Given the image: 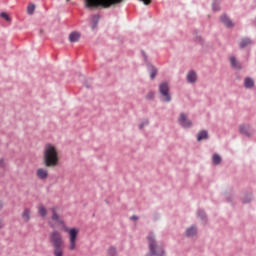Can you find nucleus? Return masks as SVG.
Here are the masks:
<instances>
[{
	"label": "nucleus",
	"instance_id": "f257e3e1",
	"mask_svg": "<svg viewBox=\"0 0 256 256\" xmlns=\"http://www.w3.org/2000/svg\"><path fill=\"white\" fill-rule=\"evenodd\" d=\"M49 243L53 247L54 256H63V249H65V243L63 242V236L61 232L54 230L49 234Z\"/></svg>",
	"mask_w": 256,
	"mask_h": 256
},
{
	"label": "nucleus",
	"instance_id": "f03ea898",
	"mask_svg": "<svg viewBox=\"0 0 256 256\" xmlns=\"http://www.w3.org/2000/svg\"><path fill=\"white\" fill-rule=\"evenodd\" d=\"M44 164L46 167H57L59 165L57 148L51 144H46L44 148Z\"/></svg>",
	"mask_w": 256,
	"mask_h": 256
},
{
	"label": "nucleus",
	"instance_id": "7ed1b4c3",
	"mask_svg": "<svg viewBox=\"0 0 256 256\" xmlns=\"http://www.w3.org/2000/svg\"><path fill=\"white\" fill-rule=\"evenodd\" d=\"M86 9H98V7H103V9H109L112 5H119L123 3V0H84ZM144 3H149V0H143Z\"/></svg>",
	"mask_w": 256,
	"mask_h": 256
},
{
	"label": "nucleus",
	"instance_id": "20e7f679",
	"mask_svg": "<svg viewBox=\"0 0 256 256\" xmlns=\"http://www.w3.org/2000/svg\"><path fill=\"white\" fill-rule=\"evenodd\" d=\"M149 253L146 256H165V248L159 245L155 239V234L150 232L147 236Z\"/></svg>",
	"mask_w": 256,
	"mask_h": 256
},
{
	"label": "nucleus",
	"instance_id": "39448f33",
	"mask_svg": "<svg viewBox=\"0 0 256 256\" xmlns=\"http://www.w3.org/2000/svg\"><path fill=\"white\" fill-rule=\"evenodd\" d=\"M159 93L162 96V101L164 103H169L171 101V94L169 93V83L167 82L160 83Z\"/></svg>",
	"mask_w": 256,
	"mask_h": 256
},
{
	"label": "nucleus",
	"instance_id": "423d86ee",
	"mask_svg": "<svg viewBox=\"0 0 256 256\" xmlns=\"http://www.w3.org/2000/svg\"><path fill=\"white\" fill-rule=\"evenodd\" d=\"M65 231L67 233H69V238H70L69 249H70V251H75V247L77 245V236L79 235V230L77 228H71V229L66 228Z\"/></svg>",
	"mask_w": 256,
	"mask_h": 256
},
{
	"label": "nucleus",
	"instance_id": "0eeeda50",
	"mask_svg": "<svg viewBox=\"0 0 256 256\" xmlns=\"http://www.w3.org/2000/svg\"><path fill=\"white\" fill-rule=\"evenodd\" d=\"M178 123L184 129H189L193 125V122H191V120H189V118H187V115L183 112L180 113V116L178 118Z\"/></svg>",
	"mask_w": 256,
	"mask_h": 256
},
{
	"label": "nucleus",
	"instance_id": "6e6552de",
	"mask_svg": "<svg viewBox=\"0 0 256 256\" xmlns=\"http://www.w3.org/2000/svg\"><path fill=\"white\" fill-rule=\"evenodd\" d=\"M239 131L241 135H245V137H251L254 133V130L249 125H240Z\"/></svg>",
	"mask_w": 256,
	"mask_h": 256
},
{
	"label": "nucleus",
	"instance_id": "1a4fd4ad",
	"mask_svg": "<svg viewBox=\"0 0 256 256\" xmlns=\"http://www.w3.org/2000/svg\"><path fill=\"white\" fill-rule=\"evenodd\" d=\"M251 45H253V40L249 37H243L239 42V49H247V47H251Z\"/></svg>",
	"mask_w": 256,
	"mask_h": 256
},
{
	"label": "nucleus",
	"instance_id": "9d476101",
	"mask_svg": "<svg viewBox=\"0 0 256 256\" xmlns=\"http://www.w3.org/2000/svg\"><path fill=\"white\" fill-rule=\"evenodd\" d=\"M229 61L232 69H236L237 71H241V69H243L241 62H239L235 56H230Z\"/></svg>",
	"mask_w": 256,
	"mask_h": 256
},
{
	"label": "nucleus",
	"instance_id": "9b49d317",
	"mask_svg": "<svg viewBox=\"0 0 256 256\" xmlns=\"http://www.w3.org/2000/svg\"><path fill=\"white\" fill-rule=\"evenodd\" d=\"M146 67H147V71L150 73V79L153 81V79H155V77H157V73L159 71L157 70V67H155L150 62L146 64Z\"/></svg>",
	"mask_w": 256,
	"mask_h": 256
},
{
	"label": "nucleus",
	"instance_id": "f8f14e48",
	"mask_svg": "<svg viewBox=\"0 0 256 256\" xmlns=\"http://www.w3.org/2000/svg\"><path fill=\"white\" fill-rule=\"evenodd\" d=\"M196 139L198 142L209 139V132H207V130L199 131L198 134L196 135Z\"/></svg>",
	"mask_w": 256,
	"mask_h": 256
},
{
	"label": "nucleus",
	"instance_id": "ddd939ff",
	"mask_svg": "<svg viewBox=\"0 0 256 256\" xmlns=\"http://www.w3.org/2000/svg\"><path fill=\"white\" fill-rule=\"evenodd\" d=\"M36 175L38 177V179H41L42 181L47 179V177H49V172L43 168H39L36 171Z\"/></svg>",
	"mask_w": 256,
	"mask_h": 256
},
{
	"label": "nucleus",
	"instance_id": "4468645a",
	"mask_svg": "<svg viewBox=\"0 0 256 256\" xmlns=\"http://www.w3.org/2000/svg\"><path fill=\"white\" fill-rule=\"evenodd\" d=\"M220 21L221 23H223V25H225V27H227L228 29H231V27H233V22L231 21V19H229V17H227V15H222L220 17Z\"/></svg>",
	"mask_w": 256,
	"mask_h": 256
},
{
	"label": "nucleus",
	"instance_id": "2eb2a0df",
	"mask_svg": "<svg viewBox=\"0 0 256 256\" xmlns=\"http://www.w3.org/2000/svg\"><path fill=\"white\" fill-rule=\"evenodd\" d=\"M186 79L188 83H195L197 81V73L194 70L189 71Z\"/></svg>",
	"mask_w": 256,
	"mask_h": 256
},
{
	"label": "nucleus",
	"instance_id": "dca6fc26",
	"mask_svg": "<svg viewBox=\"0 0 256 256\" xmlns=\"http://www.w3.org/2000/svg\"><path fill=\"white\" fill-rule=\"evenodd\" d=\"M101 19V16L99 14L92 15L91 18V27L93 30L97 29V25H99V20Z\"/></svg>",
	"mask_w": 256,
	"mask_h": 256
},
{
	"label": "nucleus",
	"instance_id": "f3484780",
	"mask_svg": "<svg viewBox=\"0 0 256 256\" xmlns=\"http://www.w3.org/2000/svg\"><path fill=\"white\" fill-rule=\"evenodd\" d=\"M81 39V34L77 31L71 32L69 35V41L70 43H77Z\"/></svg>",
	"mask_w": 256,
	"mask_h": 256
},
{
	"label": "nucleus",
	"instance_id": "a211bd4d",
	"mask_svg": "<svg viewBox=\"0 0 256 256\" xmlns=\"http://www.w3.org/2000/svg\"><path fill=\"white\" fill-rule=\"evenodd\" d=\"M245 89H253L255 87V81L251 77H246L244 79Z\"/></svg>",
	"mask_w": 256,
	"mask_h": 256
},
{
	"label": "nucleus",
	"instance_id": "6ab92c4d",
	"mask_svg": "<svg viewBox=\"0 0 256 256\" xmlns=\"http://www.w3.org/2000/svg\"><path fill=\"white\" fill-rule=\"evenodd\" d=\"M22 219L25 223H29L31 219V209L25 208L23 213H22Z\"/></svg>",
	"mask_w": 256,
	"mask_h": 256
},
{
	"label": "nucleus",
	"instance_id": "aec40b11",
	"mask_svg": "<svg viewBox=\"0 0 256 256\" xmlns=\"http://www.w3.org/2000/svg\"><path fill=\"white\" fill-rule=\"evenodd\" d=\"M186 237H195L197 235V227L191 226L185 232Z\"/></svg>",
	"mask_w": 256,
	"mask_h": 256
},
{
	"label": "nucleus",
	"instance_id": "412c9836",
	"mask_svg": "<svg viewBox=\"0 0 256 256\" xmlns=\"http://www.w3.org/2000/svg\"><path fill=\"white\" fill-rule=\"evenodd\" d=\"M38 213L41 217H47V209L45 208V206L40 205L38 207Z\"/></svg>",
	"mask_w": 256,
	"mask_h": 256
},
{
	"label": "nucleus",
	"instance_id": "4be33fe9",
	"mask_svg": "<svg viewBox=\"0 0 256 256\" xmlns=\"http://www.w3.org/2000/svg\"><path fill=\"white\" fill-rule=\"evenodd\" d=\"M212 163L214 165H219V163H221V156H219V154H214L212 156Z\"/></svg>",
	"mask_w": 256,
	"mask_h": 256
},
{
	"label": "nucleus",
	"instance_id": "5701e85b",
	"mask_svg": "<svg viewBox=\"0 0 256 256\" xmlns=\"http://www.w3.org/2000/svg\"><path fill=\"white\" fill-rule=\"evenodd\" d=\"M197 215L202 221H207V214L205 213V210H198Z\"/></svg>",
	"mask_w": 256,
	"mask_h": 256
},
{
	"label": "nucleus",
	"instance_id": "b1692460",
	"mask_svg": "<svg viewBox=\"0 0 256 256\" xmlns=\"http://www.w3.org/2000/svg\"><path fill=\"white\" fill-rule=\"evenodd\" d=\"M253 199V195L247 194L244 198H242V203L247 204V203H251V200Z\"/></svg>",
	"mask_w": 256,
	"mask_h": 256
},
{
	"label": "nucleus",
	"instance_id": "393cba45",
	"mask_svg": "<svg viewBox=\"0 0 256 256\" xmlns=\"http://www.w3.org/2000/svg\"><path fill=\"white\" fill-rule=\"evenodd\" d=\"M107 256H117V249L115 247H110L108 249Z\"/></svg>",
	"mask_w": 256,
	"mask_h": 256
},
{
	"label": "nucleus",
	"instance_id": "a878e982",
	"mask_svg": "<svg viewBox=\"0 0 256 256\" xmlns=\"http://www.w3.org/2000/svg\"><path fill=\"white\" fill-rule=\"evenodd\" d=\"M28 15H33L35 13V4H29L27 7Z\"/></svg>",
	"mask_w": 256,
	"mask_h": 256
},
{
	"label": "nucleus",
	"instance_id": "bb28decb",
	"mask_svg": "<svg viewBox=\"0 0 256 256\" xmlns=\"http://www.w3.org/2000/svg\"><path fill=\"white\" fill-rule=\"evenodd\" d=\"M51 211H52V217H51L52 221L57 222L60 219L59 214H57V211H55V208H52Z\"/></svg>",
	"mask_w": 256,
	"mask_h": 256
},
{
	"label": "nucleus",
	"instance_id": "cd10ccee",
	"mask_svg": "<svg viewBox=\"0 0 256 256\" xmlns=\"http://www.w3.org/2000/svg\"><path fill=\"white\" fill-rule=\"evenodd\" d=\"M0 17H1L2 19H5V21H7V22L11 21V17H9V14L6 13V12H1V13H0Z\"/></svg>",
	"mask_w": 256,
	"mask_h": 256
},
{
	"label": "nucleus",
	"instance_id": "c85d7f7f",
	"mask_svg": "<svg viewBox=\"0 0 256 256\" xmlns=\"http://www.w3.org/2000/svg\"><path fill=\"white\" fill-rule=\"evenodd\" d=\"M141 54L144 58L145 65H147V63H149V60L147 59V54L145 53V50H141Z\"/></svg>",
	"mask_w": 256,
	"mask_h": 256
},
{
	"label": "nucleus",
	"instance_id": "c756f323",
	"mask_svg": "<svg viewBox=\"0 0 256 256\" xmlns=\"http://www.w3.org/2000/svg\"><path fill=\"white\" fill-rule=\"evenodd\" d=\"M212 9H213V11H219V4H217V2H213V4H212Z\"/></svg>",
	"mask_w": 256,
	"mask_h": 256
},
{
	"label": "nucleus",
	"instance_id": "7c9ffc66",
	"mask_svg": "<svg viewBox=\"0 0 256 256\" xmlns=\"http://www.w3.org/2000/svg\"><path fill=\"white\" fill-rule=\"evenodd\" d=\"M145 125H149V120H145L144 122H142V123L139 125V129H143V127H145Z\"/></svg>",
	"mask_w": 256,
	"mask_h": 256
},
{
	"label": "nucleus",
	"instance_id": "2f4dec72",
	"mask_svg": "<svg viewBox=\"0 0 256 256\" xmlns=\"http://www.w3.org/2000/svg\"><path fill=\"white\" fill-rule=\"evenodd\" d=\"M0 167L5 169V160L3 158L0 159Z\"/></svg>",
	"mask_w": 256,
	"mask_h": 256
},
{
	"label": "nucleus",
	"instance_id": "473e14b6",
	"mask_svg": "<svg viewBox=\"0 0 256 256\" xmlns=\"http://www.w3.org/2000/svg\"><path fill=\"white\" fill-rule=\"evenodd\" d=\"M196 41H197L198 43H200L201 45H203V38H201V36H197V37H196Z\"/></svg>",
	"mask_w": 256,
	"mask_h": 256
},
{
	"label": "nucleus",
	"instance_id": "72a5a7b5",
	"mask_svg": "<svg viewBox=\"0 0 256 256\" xmlns=\"http://www.w3.org/2000/svg\"><path fill=\"white\" fill-rule=\"evenodd\" d=\"M56 223H59V225L65 224V222L63 220H61V218H58V220H56Z\"/></svg>",
	"mask_w": 256,
	"mask_h": 256
},
{
	"label": "nucleus",
	"instance_id": "f704fd0d",
	"mask_svg": "<svg viewBox=\"0 0 256 256\" xmlns=\"http://www.w3.org/2000/svg\"><path fill=\"white\" fill-rule=\"evenodd\" d=\"M130 219H131V221H137V220H139V217L133 215L130 217Z\"/></svg>",
	"mask_w": 256,
	"mask_h": 256
},
{
	"label": "nucleus",
	"instance_id": "c9c22d12",
	"mask_svg": "<svg viewBox=\"0 0 256 256\" xmlns=\"http://www.w3.org/2000/svg\"><path fill=\"white\" fill-rule=\"evenodd\" d=\"M146 97L147 99H153V92L148 93Z\"/></svg>",
	"mask_w": 256,
	"mask_h": 256
},
{
	"label": "nucleus",
	"instance_id": "e433bc0d",
	"mask_svg": "<svg viewBox=\"0 0 256 256\" xmlns=\"http://www.w3.org/2000/svg\"><path fill=\"white\" fill-rule=\"evenodd\" d=\"M139 1H142V3H144V5H151V1H153V0H149V3H145V1L144 0H139Z\"/></svg>",
	"mask_w": 256,
	"mask_h": 256
},
{
	"label": "nucleus",
	"instance_id": "4c0bfd02",
	"mask_svg": "<svg viewBox=\"0 0 256 256\" xmlns=\"http://www.w3.org/2000/svg\"><path fill=\"white\" fill-rule=\"evenodd\" d=\"M2 228H3V223L0 222V229H2Z\"/></svg>",
	"mask_w": 256,
	"mask_h": 256
},
{
	"label": "nucleus",
	"instance_id": "58836bf2",
	"mask_svg": "<svg viewBox=\"0 0 256 256\" xmlns=\"http://www.w3.org/2000/svg\"><path fill=\"white\" fill-rule=\"evenodd\" d=\"M85 87H86L87 89H89V87H91V86H89V85L86 84Z\"/></svg>",
	"mask_w": 256,
	"mask_h": 256
},
{
	"label": "nucleus",
	"instance_id": "ea45409f",
	"mask_svg": "<svg viewBox=\"0 0 256 256\" xmlns=\"http://www.w3.org/2000/svg\"><path fill=\"white\" fill-rule=\"evenodd\" d=\"M1 207H3V203L2 202H0V209H1Z\"/></svg>",
	"mask_w": 256,
	"mask_h": 256
}]
</instances>
